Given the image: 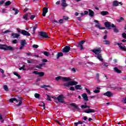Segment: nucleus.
I'll return each instance as SVG.
<instances>
[{"label": "nucleus", "mask_w": 126, "mask_h": 126, "mask_svg": "<svg viewBox=\"0 0 126 126\" xmlns=\"http://www.w3.org/2000/svg\"><path fill=\"white\" fill-rule=\"evenodd\" d=\"M92 51L93 53H94L95 55H96V58L99 60L100 62H103V57H102V55L100 54L101 52V48H95L94 49V50H92Z\"/></svg>", "instance_id": "f257e3e1"}, {"label": "nucleus", "mask_w": 126, "mask_h": 126, "mask_svg": "<svg viewBox=\"0 0 126 126\" xmlns=\"http://www.w3.org/2000/svg\"><path fill=\"white\" fill-rule=\"evenodd\" d=\"M0 49H1V50H4L5 51H13V50H14L13 47L11 46L1 44H0Z\"/></svg>", "instance_id": "f03ea898"}, {"label": "nucleus", "mask_w": 126, "mask_h": 126, "mask_svg": "<svg viewBox=\"0 0 126 126\" xmlns=\"http://www.w3.org/2000/svg\"><path fill=\"white\" fill-rule=\"evenodd\" d=\"M13 101H15V102H19V104L16 105L17 107H18V106H20V105L22 104V98H21V97H18V100L16 99L15 98H12L9 100V101L11 103H13Z\"/></svg>", "instance_id": "7ed1b4c3"}, {"label": "nucleus", "mask_w": 126, "mask_h": 126, "mask_svg": "<svg viewBox=\"0 0 126 126\" xmlns=\"http://www.w3.org/2000/svg\"><path fill=\"white\" fill-rule=\"evenodd\" d=\"M78 84V82L76 81H70L63 84V86L65 87H69V86H73V85H77Z\"/></svg>", "instance_id": "20e7f679"}, {"label": "nucleus", "mask_w": 126, "mask_h": 126, "mask_svg": "<svg viewBox=\"0 0 126 126\" xmlns=\"http://www.w3.org/2000/svg\"><path fill=\"white\" fill-rule=\"evenodd\" d=\"M17 31L23 35H25V36H30V33L25 30H21V29L18 28L17 29Z\"/></svg>", "instance_id": "39448f33"}, {"label": "nucleus", "mask_w": 126, "mask_h": 126, "mask_svg": "<svg viewBox=\"0 0 126 126\" xmlns=\"http://www.w3.org/2000/svg\"><path fill=\"white\" fill-rule=\"evenodd\" d=\"M53 98L54 99L58 100V101H59L60 103H64V100L63 99L64 96H63V94L60 95L58 97H54Z\"/></svg>", "instance_id": "423d86ee"}, {"label": "nucleus", "mask_w": 126, "mask_h": 126, "mask_svg": "<svg viewBox=\"0 0 126 126\" xmlns=\"http://www.w3.org/2000/svg\"><path fill=\"white\" fill-rule=\"evenodd\" d=\"M104 25L108 29H111V27H112V28H116V26H115L113 24H111V23H110V22H105Z\"/></svg>", "instance_id": "0eeeda50"}, {"label": "nucleus", "mask_w": 126, "mask_h": 126, "mask_svg": "<svg viewBox=\"0 0 126 126\" xmlns=\"http://www.w3.org/2000/svg\"><path fill=\"white\" fill-rule=\"evenodd\" d=\"M116 45H118V46L119 47L120 50H125L126 49V46H123V43H119L118 42H115L114 46H116Z\"/></svg>", "instance_id": "6e6552de"}, {"label": "nucleus", "mask_w": 126, "mask_h": 126, "mask_svg": "<svg viewBox=\"0 0 126 126\" xmlns=\"http://www.w3.org/2000/svg\"><path fill=\"white\" fill-rule=\"evenodd\" d=\"M69 51H70V47H69V46H66L63 49V53H68Z\"/></svg>", "instance_id": "1a4fd4ad"}, {"label": "nucleus", "mask_w": 126, "mask_h": 126, "mask_svg": "<svg viewBox=\"0 0 126 126\" xmlns=\"http://www.w3.org/2000/svg\"><path fill=\"white\" fill-rule=\"evenodd\" d=\"M33 73H34V74H36L38 75L39 77L44 76L45 74V73H44V72H38L37 71H33Z\"/></svg>", "instance_id": "9d476101"}, {"label": "nucleus", "mask_w": 126, "mask_h": 126, "mask_svg": "<svg viewBox=\"0 0 126 126\" xmlns=\"http://www.w3.org/2000/svg\"><path fill=\"white\" fill-rule=\"evenodd\" d=\"M11 37L13 39H18L20 37V35L16 33H12L11 34Z\"/></svg>", "instance_id": "9b49d317"}, {"label": "nucleus", "mask_w": 126, "mask_h": 126, "mask_svg": "<svg viewBox=\"0 0 126 126\" xmlns=\"http://www.w3.org/2000/svg\"><path fill=\"white\" fill-rule=\"evenodd\" d=\"M84 43H85V40H82L80 42H79L78 45L79 46V47L80 48V50L84 49V48L83 47V44H84Z\"/></svg>", "instance_id": "f8f14e48"}, {"label": "nucleus", "mask_w": 126, "mask_h": 126, "mask_svg": "<svg viewBox=\"0 0 126 126\" xmlns=\"http://www.w3.org/2000/svg\"><path fill=\"white\" fill-rule=\"evenodd\" d=\"M39 34L41 37H44V38H49V36L47 35L46 32H39Z\"/></svg>", "instance_id": "ddd939ff"}, {"label": "nucleus", "mask_w": 126, "mask_h": 126, "mask_svg": "<svg viewBox=\"0 0 126 126\" xmlns=\"http://www.w3.org/2000/svg\"><path fill=\"white\" fill-rule=\"evenodd\" d=\"M85 113H86L87 114H89L90 113H95V110L89 108V109L85 110Z\"/></svg>", "instance_id": "4468645a"}, {"label": "nucleus", "mask_w": 126, "mask_h": 126, "mask_svg": "<svg viewBox=\"0 0 126 126\" xmlns=\"http://www.w3.org/2000/svg\"><path fill=\"white\" fill-rule=\"evenodd\" d=\"M48 12V8L44 7L43 9L42 16H46V13Z\"/></svg>", "instance_id": "2eb2a0df"}, {"label": "nucleus", "mask_w": 126, "mask_h": 126, "mask_svg": "<svg viewBox=\"0 0 126 126\" xmlns=\"http://www.w3.org/2000/svg\"><path fill=\"white\" fill-rule=\"evenodd\" d=\"M82 97L83 98L85 101H88V96H87V94H82Z\"/></svg>", "instance_id": "dca6fc26"}, {"label": "nucleus", "mask_w": 126, "mask_h": 126, "mask_svg": "<svg viewBox=\"0 0 126 126\" xmlns=\"http://www.w3.org/2000/svg\"><path fill=\"white\" fill-rule=\"evenodd\" d=\"M70 80H71V79L70 78L62 77V81L63 82L70 81Z\"/></svg>", "instance_id": "f3484780"}, {"label": "nucleus", "mask_w": 126, "mask_h": 126, "mask_svg": "<svg viewBox=\"0 0 126 126\" xmlns=\"http://www.w3.org/2000/svg\"><path fill=\"white\" fill-rule=\"evenodd\" d=\"M103 95H104V96H107V97H111L113 94H112L111 92H107V93L103 94Z\"/></svg>", "instance_id": "a211bd4d"}, {"label": "nucleus", "mask_w": 126, "mask_h": 126, "mask_svg": "<svg viewBox=\"0 0 126 126\" xmlns=\"http://www.w3.org/2000/svg\"><path fill=\"white\" fill-rule=\"evenodd\" d=\"M62 6H63V7H65L67 6V3H66V0H62Z\"/></svg>", "instance_id": "6ab92c4d"}, {"label": "nucleus", "mask_w": 126, "mask_h": 126, "mask_svg": "<svg viewBox=\"0 0 126 126\" xmlns=\"http://www.w3.org/2000/svg\"><path fill=\"white\" fill-rule=\"evenodd\" d=\"M119 4H123L122 3V2H118V1L117 0H115L113 2V5H115V6H118V5H119Z\"/></svg>", "instance_id": "aec40b11"}, {"label": "nucleus", "mask_w": 126, "mask_h": 126, "mask_svg": "<svg viewBox=\"0 0 126 126\" xmlns=\"http://www.w3.org/2000/svg\"><path fill=\"white\" fill-rule=\"evenodd\" d=\"M63 53L58 52L57 55V59H59L60 58H61V57H63Z\"/></svg>", "instance_id": "412c9836"}, {"label": "nucleus", "mask_w": 126, "mask_h": 126, "mask_svg": "<svg viewBox=\"0 0 126 126\" xmlns=\"http://www.w3.org/2000/svg\"><path fill=\"white\" fill-rule=\"evenodd\" d=\"M114 70L117 73H122V71L121 70L119 69V68H118V67H114Z\"/></svg>", "instance_id": "4be33fe9"}, {"label": "nucleus", "mask_w": 126, "mask_h": 126, "mask_svg": "<svg viewBox=\"0 0 126 126\" xmlns=\"http://www.w3.org/2000/svg\"><path fill=\"white\" fill-rule=\"evenodd\" d=\"M100 88L96 87L94 91V93H100Z\"/></svg>", "instance_id": "5701e85b"}, {"label": "nucleus", "mask_w": 126, "mask_h": 126, "mask_svg": "<svg viewBox=\"0 0 126 126\" xmlns=\"http://www.w3.org/2000/svg\"><path fill=\"white\" fill-rule=\"evenodd\" d=\"M75 88L77 90H81V89H82V87L80 85H76L75 86Z\"/></svg>", "instance_id": "b1692460"}, {"label": "nucleus", "mask_w": 126, "mask_h": 126, "mask_svg": "<svg viewBox=\"0 0 126 126\" xmlns=\"http://www.w3.org/2000/svg\"><path fill=\"white\" fill-rule=\"evenodd\" d=\"M95 27H96L97 28H99V29H101V30H103L105 29V27H101V26H100V24L99 23L97 25H95Z\"/></svg>", "instance_id": "393cba45"}, {"label": "nucleus", "mask_w": 126, "mask_h": 126, "mask_svg": "<svg viewBox=\"0 0 126 126\" xmlns=\"http://www.w3.org/2000/svg\"><path fill=\"white\" fill-rule=\"evenodd\" d=\"M4 119H5V117H2V115L1 114H0V123H4Z\"/></svg>", "instance_id": "a878e982"}, {"label": "nucleus", "mask_w": 126, "mask_h": 126, "mask_svg": "<svg viewBox=\"0 0 126 126\" xmlns=\"http://www.w3.org/2000/svg\"><path fill=\"white\" fill-rule=\"evenodd\" d=\"M89 12L90 16H91V17H93L94 15V12H93V11L90 9L89 10Z\"/></svg>", "instance_id": "bb28decb"}, {"label": "nucleus", "mask_w": 126, "mask_h": 126, "mask_svg": "<svg viewBox=\"0 0 126 126\" xmlns=\"http://www.w3.org/2000/svg\"><path fill=\"white\" fill-rule=\"evenodd\" d=\"M12 10H13V11H15V13H14L15 15L18 14V12H19V10H18L17 9H15V8H12Z\"/></svg>", "instance_id": "cd10ccee"}, {"label": "nucleus", "mask_w": 126, "mask_h": 126, "mask_svg": "<svg viewBox=\"0 0 126 126\" xmlns=\"http://www.w3.org/2000/svg\"><path fill=\"white\" fill-rule=\"evenodd\" d=\"M100 14L101 15L104 16L105 15H107V14H109V12L108 11H103L100 13Z\"/></svg>", "instance_id": "c85d7f7f"}, {"label": "nucleus", "mask_w": 126, "mask_h": 126, "mask_svg": "<svg viewBox=\"0 0 126 126\" xmlns=\"http://www.w3.org/2000/svg\"><path fill=\"white\" fill-rule=\"evenodd\" d=\"M70 105L72 106V107H74L75 109H76L77 110H79V107H78V106L76 105V104L74 103H71Z\"/></svg>", "instance_id": "c756f323"}, {"label": "nucleus", "mask_w": 126, "mask_h": 126, "mask_svg": "<svg viewBox=\"0 0 126 126\" xmlns=\"http://www.w3.org/2000/svg\"><path fill=\"white\" fill-rule=\"evenodd\" d=\"M23 19H24L25 20H28V14L24 15L23 16Z\"/></svg>", "instance_id": "7c9ffc66"}, {"label": "nucleus", "mask_w": 126, "mask_h": 126, "mask_svg": "<svg viewBox=\"0 0 126 126\" xmlns=\"http://www.w3.org/2000/svg\"><path fill=\"white\" fill-rule=\"evenodd\" d=\"M81 108H82V109H86V108H88V109H90V106L86 105H83L81 106Z\"/></svg>", "instance_id": "2f4dec72"}, {"label": "nucleus", "mask_w": 126, "mask_h": 126, "mask_svg": "<svg viewBox=\"0 0 126 126\" xmlns=\"http://www.w3.org/2000/svg\"><path fill=\"white\" fill-rule=\"evenodd\" d=\"M45 64H46L45 63L39 64L38 65L36 66V67L37 68H42V66H43V65H45Z\"/></svg>", "instance_id": "473e14b6"}, {"label": "nucleus", "mask_w": 126, "mask_h": 126, "mask_svg": "<svg viewBox=\"0 0 126 126\" xmlns=\"http://www.w3.org/2000/svg\"><path fill=\"white\" fill-rule=\"evenodd\" d=\"M55 80L57 81H59V80H63V77L62 76H58L57 77L55 78Z\"/></svg>", "instance_id": "72a5a7b5"}, {"label": "nucleus", "mask_w": 126, "mask_h": 126, "mask_svg": "<svg viewBox=\"0 0 126 126\" xmlns=\"http://www.w3.org/2000/svg\"><path fill=\"white\" fill-rule=\"evenodd\" d=\"M103 43L104 45H110L111 42L109 40H104Z\"/></svg>", "instance_id": "f704fd0d"}, {"label": "nucleus", "mask_w": 126, "mask_h": 126, "mask_svg": "<svg viewBox=\"0 0 126 126\" xmlns=\"http://www.w3.org/2000/svg\"><path fill=\"white\" fill-rule=\"evenodd\" d=\"M21 45L25 46V45H26V40H21Z\"/></svg>", "instance_id": "c9c22d12"}, {"label": "nucleus", "mask_w": 126, "mask_h": 126, "mask_svg": "<svg viewBox=\"0 0 126 126\" xmlns=\"http://www.w3.org/2000/svg\"><path fill=\"white\" fill-rule=\"evenodd\" d=\"M14 75H16V76H17V77L19 79H20V78H21V76L19 75V74L18 73H17V72H14Z\"/></svg>", "instance_id": "e433bc0d"}, {"label": "nucleus", "mask_w": 126, "mask_h": 126, "mask_svg": "<svg viewBox=\"0 0 126 126\" xmlns=\"http://www.w3.org/2000/svg\"><path fill=\"white\" fill-rule=\"evenodd\" d=\"M43 54L45 56H46V57H49L50 56V53H49L47 51L44 52Z\"/></svg>", "instance_id": "4c0bfd02"}, {"label": "nucleus", "mask_w": 126, "mask_h": 126, "mask_svg": "<svg viewBox=\"0 0 126 126\" xmlns=\"http://www.w3.org/2000/svg\"><path fill=\"white\" fill-rule=\"evenodd\" d=\"M34 97H35L37 99H40V94H35Z\"/></svg>", "instance_id": "58836bf2"}, {"label": "nucleus", "mask_w": 126, "mask_h": 126, "mask_svg": "<svg viewBox=\"0 0 126 126\" xmlns=\"http://www.w3.org/2000/svg\"><path fill=\"white\" fill-rule=\"evenodd\" d=\"M46 87H50V86H47L45 85H43L41 86V88H45L46 90H48V89L46 88Z\"/></svg>", "instance_id": "ea45409f"}, {"label": "nucleus", "mask_w": 126, "mask_h": 126, "mask_svg": "<svg viewBox=\"0 0 126 126\" xmlns=\"http://www.w3.org/2000/svg\"><path fill=\"white\" fill-rule=\"evenodd\" d=\"M3 89L5 91H8V87H7V86L6 85L3 86Z\"/></svg>", "instance_id": "a19ab883"}, {"label": "nucleus", "mask_w": 126, "mask_h": 126, "mask_svg": "<svg viewBox=\"0 0 126 126\" xmlns=\"http://www.w3.org/2000/svg\"><path fill=\"white\" fill-rule=\"evenodd\" d=\"M33 59H31V60H28L27 63H33Z\"/></svg>", "instance_id": "79ce46f5"}, {"label": "nucleus", "mask_w": 126, "mask_h": 126, "mask_svg": "<svg viewBox=\"0 0 126 126\" xmlns=\"http://www.w3.org/2000/svg\"><path fill=\"white\" fill-rule=\"evenodd\" d=\"M95 79H96V80L98 82H100V80H99V74H96Z\"/></svg>", "instance_id": "37998d69"}, {"label": "nucleus", "mask_w": 126, "mask_h": 126, "mask_svg": "<svg viewBox=\"0 0 126 126\" xmlns=\"http://www.w3.org/2000/svg\"><path fill=\"white\" fill-rule=\"evenodd\" d=\"M26 55H27L29 57H32L33 56V54L31 52L27 53Z\"/></svg>", "instance_id": "c03bdc74"}, {"label": "nucleus", "mask_w": 126, "mask_h": 126, "mask_svg": "<svg viewBox=\"0 0 126 126\" xmlns=\"http://www.w3.org/2000/svg\"><path fill=\"white\" fill-rule=\"evenodd\" d=\"M11 3L10 1H8L5 3V5H9Z\"/></svg>", "instance_id": "a18cd8bd"}, {"label": "nucleus", "mask_w": 126, "mask_h": 126, "mask_svg": "<svg viewBox=\"0 0 126 126\" xmlns=\"http://www.w3.org/2000/svg\"><path fill=\"white\" fill-rule=\"evenodd\" d=\"M38 47H39V46H38L37 44H34L32 45V48H34V49H37Z\"/></svg>", "instance_id": "49530a36"}, {"label": "nucleus", "mask_w": 126, "mask_h": 126, "mask_svg": "<svg viewBox=\"0 0 126 126\" xmlns=\"http://www.w3.org/2000/svg\"><path fill=\"white\" fill-rule=\"evenodd\" d=\"M24 67H25V65H24L22 67H20L19 68V70H22V69H23V70H25V69L24 68Z\"/></svg>", "instance_id": "de8ad7c7"}, {"label": "nucleus", "mask_w": 126, "mask_h": 126, "mask_svg": "<svg viewBox=\"0 0 126 126\" xmlns=\"http://www.w3.org/2000/svg\"><path fill=\"white\" fill-rule=\"evenodd\" d=\"M122 37L124 38V39H126V33H123L122 34Z\"/></svg>", "instance_id": "09e8293b"}, {"label": "nucleus", "mask_w": 126, "mask_h": 126, "mask_svg": "<svg viewBox=\"0 0 126 126\" xmlns=\"http://www.w3.org/2000/svg\"><path fill=\"white\" fill-rule=\"evenodd\" d=\"M2 13H6V12H7V11H6V9H2Z\"/></svg>", "instance_id": "8fccbe9b"}, {"label": "nucleus", "mask_w": 126, "mask_h": 126, "mask_svg": "<svg viewBox=\"0 0 126 126\" xmlns=\"http://www.w3.org/2000/svg\"><path fill=\"white\" fill-rule=\"evenodd\" d=\"M86 92H87L88 94H91V92L90 91H89V90H88V89H86Z\"/></svg>", "instance_id": "3c124183"}, {"label": "nucleus", "mask_w": 126, "mask_h": 126, "mask_svg": "<svg viewBox=\"0 0 126 126\" xmlns=\"http://www.w3.org/2000/svg\"><path fill=\"white\" fill-rule=\"evenodd\" d=\"M102 65L104 66H108L109 65L107 63H102Z\"/></svg>", "instance_id": "603ef678"}, {"label": "nucleus", "mask_w": 126, "mask_h": 126, "mask_svg": "<svg viewBox=\"0 0 126 126\" xmlns=\"http://www.w3.org/2000/svg\"><path fill=\"white\" fill-rule=\"evenodd\" d=\"M114 31L115 33H118L119 32V30L118 29H116L115 28L114 29Z\"/></svg>", "instance_id": "864d4df0"}, {"label": "nucleus", "mask_w": 126, "mask_h": 126, "mask_svg": "<svg viewBox=\"0 0 126 126\" xmlns=\"http://www.w3.org/2000/svg\"><path fill=\"white\" fill-rule=\"evenodd\" d=\"M36 29H37V26H35L33 27V33H34L35 31H36Z\"/></svg>", "instance_id": "5fc2aeb1"}, {"label": "nucleus", "mask_w": 126, "mask_h": 126, "mask_svg": "<svg viewBox=\"0 0 126 126\" xmlns=\"http://www.w3.org/2000/svg\"><path fill=\"white\" fill-rule=\"evenodd\" d=\"M13 44H17V40L14 39L12 41Z\"/></svg>", "instance_id": "6e6d98bb"}, {"label": "nucleus", "mask_w": 126, "mask_h": 126, "mask_svg": "<svg viewBox=\"0 0 126 126\" xmlns=\"http://www.w3.org/2000/svg\"><path fill=\"white\" fill-rule=\"evenodd\" d=\"M31 19L32 20H33V19H34V18H35V15H32L31 17H30Z\"/></svg>", "instance_id": "4d7b16f0"}, {"label": "nucleus", "mask_w": 126, "mask_h": 126, "mask_svg": "<svg viewBox=\"0 0 126 126\" xmlns=\"http://www.w3.org/2000/svg\"><path fill=\"white\" fill-rule=\"evenodd\" d=\"M0 72H1L2 74H3L4 73V71L3 70V69L0 68Z\"/></svg>", "instance_id": "13d9d810"}, {"label": "nucleus", "mask_w": 126, "mask_h": 126, "mask_svg": "<svg viewBox=\"0 0 126 126\" xmlns=\"http://www.w3.org/2000/svg\"><path fill=\"white\" fill-rule=\"evenodd\" d=\"M47 99L48 100V101H51V97H50L49 95H47Z\"/></svg>", "instance_id": "bf43d9fd"}, {"label": "nucleus", "mask_w": 126, "mask_h": 126, "mask_svg": "<svg viewBox=\"0 0 126 126\" xmlns=\"http://www.w3.org/2000/svg\"><path fill=\"white\" fill-rule=\"evenodd\" d=\"M59 23H60V24H62V23H63V19H60L59 21Z\"/></svg>", "instance_id": "052dcab7"}, {"label": "nucleus", "mask_w": 126, "mask_h": 126, "mask_svg": "<svg viewBox=\"0 0 126 126\" xmlns=\"http://www.w3.org/2000/svg\"><path fill=\"white\" fill-rule=\"evenodd\" d=\"M70 90H71V91H74L75 89H74V87H71L70 88Z\"/></svg>", "instance_id": "680f3d73"}, {"label": "nucleus", "mask_w": 126, "mask_h": 126, "mask_svg": "<svg viewBox=\"0 0 126 126\" xmlns=\"http://www.w3.org/2000/svg\"><path fill=\"white\" fill-rule=\"evenodd\" d=\"M8 32H11V31L7 30V31H5V32H4L3 33V34H6V33H8Z\"/></svg>", "instance_id": "e2e57ef3"}, {"label": "nucleus", "mask_w": 126, "mask_h": 126, "mask_svg": "<svg viewBox=\"0 0 126 126\" xmlns=\"http://www.w3.org/2000/svg\"><path fill=\"white\" fill-rule=\"evenodd\" d=\"M23 48H24V45H22V44H21V47L19 48L20 50H22Z\"/></svg>", "instance_id": "0e129e2a"}, {"label": "nucleus", "mask_w": 126, "mask_h": 126, "mask_svg": "<svg viewBox=\"0 0 126 126\" xmlns=\"http://www.w3.org/2000/svg\"><path fill=\"white\" fill-rule=\"evenodd\" d=\"M42 62L43 63H47V62H48V60L47 59H42Z\"/></svg>", "instance_id": "69168bd1"}, {"label": "nucleus", "mask_w": 126, "mask_h": 126, "mask_svg": "<svg viewBox=\"0 0 126 126\" xmlns=\"http://www.w3.org/2000/svg\"><path fill=\"white\" fill-rule=\"evenodd\" d=\"M123 80H126V76H124L122 77Z\"/></svg>", "instance_id": "338daca9"}, {"label": "nucleus", "mask_w": 126, "mask_h": 126, "mask_svg": "<svg viewBox=\"0 0 126 126\" xmlns=\"http://www.w3.org/2000/svg\"><path fill=\"white\" fill-rule=\"evenodd\" d=\"M84 14H85V15H87V14H88V11H85Z\"/></svg>", "instance_id": "774afa93"}]
</instances>
